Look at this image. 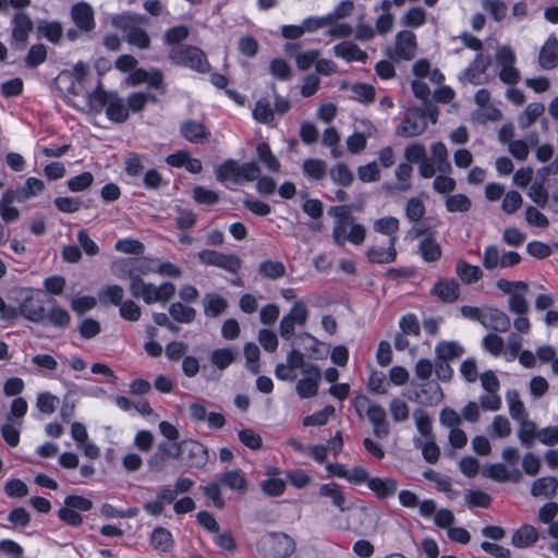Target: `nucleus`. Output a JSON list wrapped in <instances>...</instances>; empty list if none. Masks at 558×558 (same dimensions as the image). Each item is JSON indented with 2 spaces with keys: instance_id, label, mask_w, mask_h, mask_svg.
Segmentation results:
<instances>
[{
  "instance_id": "nucleus-1",
  "label": "nucleus",
  "mask_w": 558,
  "mask_h": 558,
  "mask_svg": "<svg viewBox=\"0 0 558 558\" xmlns=\"http://www.w3.org/2000/svg\"><path fill=\"white\" fill-rule=\"evenodd\" d=\"M51 307L46 310V301L40 290L28 288L19 304V312L28 322L35 324L48 323L54 328L65 329L71 324V315L61 307L54 299L50 300Z\"/></svg>"
},
{
  "instance_id": "nucleus-2",
  "label": "nucleus",
  "mask_w": 558,
  "mask_h": 558,
  "mask_svg": "<svg viewBox=\"0 0 558 558\" xmlns=\"http://www.w3.org/2000/svg\"><path fill=\"white\" fill-rule=\"evenodd\" d=\"M148 17L137 13H122L112 19V25L125 34V40L129 45L141 50L150 47V37L141 25L148 23Z\"/></svg>"
},
{
  "instance_id": "nucleus-3",
  "label": "nucleus",
  "mask_w": 558,
  "mask_h": 558,
  "mask_svg": "<svg viewBox=\"0 0 558 558\" xmlns=\"http://www.w3.org/2000/svg\"><path fill=\"white\" fill-rule=\"evenodd\" d=\"M169 59L175 65L185 66L198 73H208L211 65L205 52L192 45L173 46L169 51Z\"/></svg>"
},
{
  "instance_id": "nucleus-4",
  "label": "nucleus",
  "mask_w": 558,
  "mask_h": 558,
  "mask_svg": "<svg viewBox=\"0 0 558 558\" xmlns=\"http://www.w3.org/2000/svg\"><path fill=\"white\" fill-rule=\"evenodd\" d=\"M266 558H287L295 549L292 537L282 532H269L260 541Z\"/></svg>"
},
{
  "instance_id": "nucleus-5",
  "label": "nucleus",
  "mask_w": 558,
  "mask_h": 558,
  "mask_svg": "<svg viewBox=\"0 0 558 558\" xmlns=\"http://www.w3.org/2000/svg\"><path fill=\"white\" fill-rule=\"evenodd\" d=\"M179 459L184 462L186 470H202L208 462L207 447L197 440H183L179 442Z\"/></svg>"
},
{
  "instance_id": "nucleus-6",
  "label": "nucleus",
  "mask_w": 558,
  "mask_h": 558,
  "mask_svg": "<svg viewBox=\"0 0 558 558\" xmlns=\"http://www.w3.org/2000/svg\"><path fill=\"white\" fill-rule=\"evenodd\" d=\"M427 122L421 108H408L402 122L396 128V134L402 137H415L425 132Z\"/></svg>"
},
{
  "instance_id": "nucleus-7",
  "label": "nucleus",
  "mask_w": 558,
  "mask_h": 558,
  "mask_svg": "<svg viewBox=\"0 0 558 558\" xmlns=\"http://www.w3.org/2000/svg\"><path fill=\"white\" fill-rule=\"evenodd\" d=\"M308 318V310L302 301H296L290 308L289 313L282 317L279 325V333L290 340L294 336L295 325L304 326Z\"/></svg>"
},
{
  "instance_id": "nucleus-8",
  "label": "nucleus",
  "mask_w": 558,
  "mask_h": 558,
  "mask_svg": "<svg viewBox=\"0 0 558 558\" xmlns=\"http://www.w3.org/2000/svg\"><path fill=\"white\" fill-rule=\"evenodd\" d=\"M11 47L14 50H24L31 32L34 28L33 21L25 12L19 11L14 14L12 21Z\"/></svg>"
},
{
  "instance_id": "nucleus-9",
  "label": "nucleus",
  "mask_w": 558,
  "mask_h": 558,
  "mask_svg": "<svg viewBox=\"0 0 558 558\" xmlns=\"http://www.w3.org/2000/svg\"><path fill=\"white\" fill-rule=\"evenodd\" d=\"M179 442L160 441L156 451L147 460L153 472H162L168 466L169 459H179Z\"/></svg>"
},
{
  "instance_id": "nucleus-10",
  "label": "nucleus",
  "mask_w": 558,
  "mask_h": 558,
  "mask_svg": "<svg viewBox=\"0 0 558 558\" xmlns=\"http://www.w3.org/2000/svg\"><path fill=\"white\" fill-rule=\"evenodd\" d=\"M417 48L416 36L412 31H400L396 35L393 54H389L392 60H412Z\"/></svg>"
},
{
  "instance_id": "nucleus-11",
  "label": "nucleus",
  "mask_w": 558,
  "mask_h": 558,
  "mask_svg": "<svg viewBox=\"0 0 558 558\" xmlns=\"http://www.w3.org/2000/svg\"><path fill=\"white\" fill-rule=\"evenodd\" d=\"M302 374L304 377L301 378L295 386L298 395L302 399L315 397L318 392V386L322 379L319 367L316 365H308Z\"/></svg>"
},
{
  "instance_id": "nucleus-12",
  "label": "nucleus",
  "mask_w": 558,
  "mask_h": 558,
  "mask_svg": "<svg viewBox=\"0 0 558 558\" xmlns=\"http://www.w3.org/2000/svg\"><path fill=\"white\" fill-rule=\"evenodd\" d=\"M444 399V392L440 385L436 381H427L421 384L418 389L414 391L413 401L432 407L440 403Z\"/></svg>"
},
{
  "instance_id": "nucleus-13",
  "label": "nucleus",
  "mask_w": 558,
  "mask_h": 558,
  "mask_svg": "<svg viewBox=\"0 0 558 558\" xmlns=\"http://www.w3.org/2000/svg\"><path fill=\"white\" fill-rule=\"evenodd\" d=\"M366 416L373 425V434L379 439L387 438L390 434L389 422L387 421V413L379 404H371L366 410Z\"/></svg>"
},
{
  "instance_id": "nucleus-14",
  "label": "nucleus",
  "mask_w": 558,
  "mask_h": 558,
  "mask_svg": "<svg viewBox=\"0 0 558 558\" xmlns=\"http://www.w3.org/2000/svg\"><path fill=\"white\" fill-rule=\"evenodd\" d=\"M174 294L175 286L170 281L162 282L159 287L149 282L140 299H142L146 304L157 302L166 303L171 300Z\"/></svg>"
},
{
  "instance_id": "nucleus-15",
  "label": "nucleus",
  "mask_w": 558,
  "mask_h": 558,
  "mask_svg": "<svg viewBox=\"0 0 558 558\" xmlns=\"http://www.w3.org/2000/svg\"><path fill=\"white\" fill-rule=\"evenodd\" d=\"M71 17L76 27L82 32H90L95 28L94 10L86 2H80L71 8Z\"/></svg>"
},
{
  "instance_id": "nucleus-16",
  "label": "nucleus",
  "mask_w": 558,
  "mask_h": 558,
  "mask_svg": "<svg viewBox=\"0 0 558 558\" xmlns=\"http://www.w3.org/2000/svg\"><path fill=\"white\" fill-rule=\"evenodd\" d=\"M482 326L496 332H507L511 327L509 316L497 307H488L484 311Z\"/></svg>"
},
{
  "instance_id": "nucleus-17",
  "label": "nucleus",
  "mask_w": 558,
  "mask_h": 558,
  "mask_svg": "<svg viewBox=\"0 0 558 558\" xmlns=\"http://www.w3.org/2000/svg\"><path fill=\"white\" fill-rule=\"evenodd\" d=\"M430 294L444 303H453L460 296V286L456 279H439L433 286Z\"/></svg>"
},
{
  "instance_id": "nucleus-18",
  "label": "nucleus",
  "mask_w": 558,
  "mask_h": 558,
  "mask_svg": "<svg viewBox=\"0 0 558 558\" xmlns=\"http://www.w3.org/2000/svg\"><path fill=\"white\" fill-rule=\"evenodd\" d=\"M397 236L389 239V246L387 248L380 246H371L366 251V257L369 263L374 264H390L397 258L396 250Z\"/></svg>"
},
{
  "instance_id": "nucleus-19",
  "label": "nucleus",
  "mask_w": 558,
  "mask_h": 558,
  "mask_svg": "<svg viewBox=\"0 0 558 558\" xmlns=\"http://www.w3.org/2000/svg\"><path fill=\"white\" fill-rule=\"evenodd\" d=\"M378 499L393 497L398 490V482L393 477H371L367 486Z\"/></svg>"
},
{
  "instance_id": "nucleus-20",
  "label": "nucleus",
  "mask_w": 558,
  "mask_h": 558,
  "mask_svg": "<svg viewBox=\"0 0 558 558\" xmlns=\"http://www.w3.org/2000/svg\"><path fill=\"white\" fill-rule=\"evenodd\" d=\"M317 494L319 498H329L331 505L338 508L341 512H344L349 509L344 506L345 496L343 493V487L336 482L322 484Z\"/></svg>"
},
{
  "instance_id": "nucleus-21",
  "label": "nucleus",
  "mask_w": 558,
  "mask_h": 558,
  "mask_svg": "<svg viewBox=\"0 0 558 558\" xmlns=\"http://www.w3.org/2000/svg\"><path fill=\"white\" fill-rule=\"evenodd\" d=\"M181 135L190 143H204L210 136L206 126L195 120H186L180 126Z\"/></svg>"
},
{
  "instance_id": "nucleus-22",
  "label": "nucleus",
  "mask_w": 558,
  "mask_h": 558,
  "mask_svg": "<svg viewBox=\"0 0 558 558\" xmlns=\"http://www.w3.org/2000/svg\"><path fill=\"white\" fill-rule=\"evenodd\" d=\"M539 65L545 70L558 66V39L551 35L545 41L538 54Z\"/></svg>"
},
{
  "instance_id": "nucleus-23",
  "label": "nucleus",
  "mask_w": 558,
  "mask_h": 558,
  "mask_svg": "<svg viewBox=\"0 0 558 558\" xmlns=\"http://www.w3.org/2000/svg\"><path fill=\"white\" fill-rule=\"evenodd\" d=\"M107 118L114 123H124L129 119V109L118 92H111V99L106 107Z\"/></svg>"
},
{
  "instance_id": "nucleus-24",
  "label": "nucleus",
  "mask_w": 558,
  "mask_h": 558,
  "mask_svg": "<svg viewBox=\"0 0 558 558\" xmlns=\"http://www.w3.org/2000/svg\"><path fill=\"white\" fill-rule=\"evenodd\" d=\"M333 53L337 58H341L347 62L360 61L366 62L368 56L356 44L351 41H342L333 47Z\"/></svg>"
},
{
  "instance_id": "nucleus-25",
  "label": "nucleus",
  "mask_w": 558,
  "mask_h": 558,
  "mask_svg": "<svg viewBox=\"0 0 558 558\" xmlns=\"http://www.w3.org/2000/svg\"><path fill=\"white\" fill-rule=\"evenodd\" d=\"M218 482L231 490L244 492L247 488L245 473L240 470H230L218 475Z\"/></svg>"
},
{
  "instance_id": "nucleus-26",
  "label": "nucleus",
  "mask_w": 558,
  "mask_h": 558,
  "mask_svg": "<svg viewBox=\"0 0 558 558\" xmlns=\"http://www.w3.org/2000/svg\"><path fill=\"white\" fill-rule=\"evenodd\" d=\"M432 162L436 166L437 170L442 174H450L452 167L449 161V154L446 145L442 142L434 143L430 146Z\"/></svg>"
},
{
  "instance_id": "nucleus-27",
  "label": "nucleus",
  "mask_w": 558,
  "mask_h": 558,
  "mask_svg": "<svg viewBox=\"0 0 558 558\" xmlns=\"http://www.w3.org/2000/svg\"><path fill=\"white\" fill-rule=\"evenodd\" d=\"M464 353V348L457 341H440L435 347L436 359L451 362Z\"/></svg>"
},
{
  "instance_id": "nucleus-28",
  "label": "nucleus",
  "mask_w": 558,
  "mask_h": 558,
  "mask_svg": "<svg viewBox=\"0 0 558 558\" xmlns=\"http://www.w3.org/2000/svg\"><path fill=\"white\" fill-rule=\"evenodd\" d=\"M240 171L241 166L234 159H227L215 170L216 179L219 182H226L228 180L234 183H240Z\"/></svg>"
},
{
  "instance_id": "nucleus-29",
  "label": "nucleus",
  "mask_w": 558,
  "mask_h": 558,
  "mask_svg": "<svg viewBox=\"0 0 558 558\" xmlns=\"http://www.w3.org/2000/svg\"><path fill=\"white\" fill-rule=\"evenodd\" d=\"M537 539V530L532 525L524 524L513 533L511 542L518 548H526L536 543Z\"/></svg>"
},
{
  "instance_id": "nucleus-30",
  "label": "nucleus",
  "mask_w": 558,
  "mask_h": 558,
  "mask_svg": "<svg viewBox=\"0 0 558 558\" xmlns=\"http://www.w3.org/2000/svg\"><path fill=\"white\" fill-rule=\"evenodd\" d=\"M150 544L155 549L168 553L174 546V539L169 530L162 526H157L151 532Z\"/></svg>"
},
{
  "instance_id": "nucleus-31",
  "label": "nucleus",
  "mask_w": 558,
  "mask_h": 558,
  "mask_svg": "<svg viewBox=\"0 0 558 558\" xmlns=\"http://www.w3.org/2000/svg\"><path fill=\"white\" fill-rule=\"evenodd\" d=\"M456 274L466 284L477 282L483 277V271L478 266L472 265L464 259L457 262Z\"/></svg>"
},
{
  "instance_id": "nucleus-32",
  "label": "nucleus",
  "mask_w": 558,
  "mask_h": 558,
  "mask_svg": "<svg viewBox=\"0 0 558 558\" xmlns=\"http://www.w3.org/2000/svg\"><path fill=\"white\" fill-rule=\"evenodd\" d=\"M204 313L207 317H217L228 307V302L221 295L207 293L203 300Z\"/></svg>"
},
{
  "instance_id": "nucleus-33",
  "label": "nucleus",
  "mask_w": 558,
  "mask_h": 558,
  "mask_svg": "<svg viewBox=\"0 0 558 558\" xmlns=\"http://www.w3.org/2000/svg\"><path fill=\"white\" fill-rule=\"evenodd\" d=\"M124 290L119 284H106L98 292V299L101 304H111L119 306L123 302Z\"/></svg>"
},
{
  "instance_id": "nucleus-34",
  "label": "nucleus",
  "mask_w": 558,
  "mask_h": 558,
  "mask_svg": "<svg viewBox=\"0 0 558 558\" xmlns=\"http://www.w3.org/2000/svg\"><path fill=\"white\" fill-rule=\"evenodd\" d=\"M258 274L269 280H277L286 275V266L282 262L266 259L258 266Z\"/></svg>"
},
{
  "instance_id": "nucleus-35",
  "label": "nucleus",
  "mask_w": 558,
  "mask_h": 558,
  "mask_svg": "<svg viewBox=\"0 0 558 558\" xmlns=\"http://www.w3.org/2000/svg\"><path fill=\"white\" fill-rule=\"evenodd\" d=\"M558 487V481L554 476H544L533 482L531 494L534 497L553 496Z\"/></svg>"
},
{
  "instance_id": "nucleus-36",
  "label": "nucleus",
  "mask_w": 558,
  "mask_h": 558,
  "mask_svg": "<svg viewBox=\"0 0 558 558\" xmlns=\"http://www.w3.org/2000/svg\"><path fill=\"white\" fill-rule=\"evenodd\" d=\"M302 170L305 177L318 181L325 178L327 163L322 159L308 158L303 161Z\"/></svg>"
},
{
  "instance_id": "nucleus-37",
  "label": "nucleus",
  "mask_w": 558,
  "mask_h": 558,
  "mask_svg": "<svg viewBox=\"0 0 558 558\" xmlns=\"http://www.w3.org/2000/svg\"><path fill=\"white\" fill-rule=\"evenodd\" d=\"M545 111V106L541 102H531L525 110L518 117V124L521 129H527L534 124L538 117Z\"/></svg>"
},
{
  "instance_id": "nucleus-38",
  "label": "nucleus",
  "mask_w": 558,
  "mask_h": 558,
  "mask_svg": "<svg viewBox=\"0 0 558 558\" xmlns=\"http://www.w3.org/2000/svg\"><path fill=\"white\" fill-rule=\"evenodd\" d=\"M518 422H520V427L518 429L520 442L525 448H531L534 439H537L538 430L536 429V424L535 422L527 420V416L522 420H518Z\"/></svg>"
},
{
  "instance_id": "nucleus-39",
  "label": "nucleus",
  "mask_w": 558,
  "mask_h": 558,
  "mask_svg": "<svg viewBox=\"0 0 558 558\" xmlns=\"http://www.w3.org/2000/svg\"><path fill=\"white\" fill-rule=\"evenodd\" d=\"M45 189V184L40 179L31 177L22 186L17 187V201L25 202L31 197L37 196Z\"/></svg>"
},
{
  "instance_id": "nucleus-40",
  "label": "nucleus",
  "mask_w": 558,
  "mask_h": 558,
  "mask_svg": "<svg viewBox=\"0 0 558 558\" xmlns=\"http://www.w3.org/2000/svg\"><path fill=\"white\" fill-rule=\"evenodd\" d=\"M256 155L258 161H260L265 167L274 172H278L280 170V161L272 154L270 146L267 142H262L256 147Z\"/></svg>"
},
{
  "instance_id": "nucleus-41",
  "label": "nucleus",
  "mask_w": 558,
  "mask_h": 558,
  "mask_svg": "<svg viewBox=\"0 0 558 558\" xmlns=\"http://www.w3.org/2000/svg\"><path fill=\"white\" fill-rule=\"evenodd\" d=\"M111 99V92L104 89L101 82H98L97 87L88 94V104L92 110L100 112L107 107Z\"/></svg>"
},
{
  "instance_id": "nucleus-42",
  "label": "nucleus",
  "mask_w": 558,
  "mask_h": 558,
  "mask_svg": "<svg viewBox=\"0 0 558 558\" xmlns=\"http://www.w3.org/2000/svg\"><path fill=\"white\" fill-rule=\"evenodd\" d=\"M169 314L178 323L190 324L195 319L196 311L181 302H174L169 306Z\"/></svg>"
},
{
  "instance_id": "nucleus-43",
  "label": "nucleus",
  "mask_w": 558,
  "mask_h": 558,
  "mask_svg": "<svg viewBox=\"0 0 558 558\" xmlns=\"http://www.w3.org/2000/svg\"><path fill=\"white\" fill-rule=\"evenodd\" d=\"M418 251L425 262L433 263L440 258L441 247L433 238H426L421 241Z\"/></svg>"
},
{
  "instance_id": "nucleus-44",
  "label": "nucleus",
  "mask_w": 558,
  "mask_h": 558,
  "mask_svg": "<svg viewBox=\"0 0 558 558\" xmlns=\"http://www.w3.org/2000/svg\"><path fill=\"white\" fill-rule=\"evenodd\" d=\"M330 178L335 184L344 187L350 186L354 180L353 172L343 162H339L330 169Z\"/></svg>"
},
{
  "instance_id": "nucleus-45",
  "label": "nucleus",
  "mask_w": 558,
  "mask_h": 558,
  "mask_svg": "<svg viewBox=\"0 0 558 558\" xmlns=\"http://www.w3.org/2000/svg\"><path fill=\"white\" fill-rule=\"evenodd\" d=\"M506 399L509 405L510 416L514 420H522L527 416L525 407L520 399V395L517 390H509L506 395Z\"/></svg>"
},
{
  "instance_id": "nucleus-46",
  "label": "nucleus",
  "mask_w": 558,
  "mask_h": 558,
  "mask_svg": "<svg viewBox=\"0 0 558 558\" xmlns=\"http://www.w3.org/2000/svg\"><path fill=\"white\" fill-rule=\"evenodd\" d=\"M236 352L232 348L215 349L210 353V362L219 369L227 368L235 360Z\"/></svg>"
},
{
  "instance_id": "nucleus-47",
  "label": "nucleus",
  "mask_w": 558,
  "mask_h": 558,
  "mask_svg": "<svg viewBox=\"0 0 558 558\" xmlns=\"http://www.w3.org/2000/svg\"><path fill=\"white\" fill-rule=\"evenodd\" d=\"M402 25L418 28L426 23V11L421 7L409 9L401 19Z\"/></svg>"
},
{
  "instance_id": "nucleus-48",
  "label": "nucleus",
  "mask_w": 558,
  "mask_h": 558,
  "mask_svg": "<svg viewBox=\"0 0 558 558\" xmlns=\"http://www.w3.org/2000/svg\"><path fill=\"white\" fill-rule=\"evenodd\" d=\"M352 98L364 105H369L375 100L374 86L365 83H355L351 86Z\"/></svg>"
},
{
  "instance_id": "nucleus-49",
  "label": "nucleus",
  "mask_w": 558,
  "mask_h": 558,
  "mask_svg": "<svg viewBox=\"0 0 558 558\" xmlns=\"http://www.w3.org/2000/svg\"><path fill=\"white\" fill-rule=\"evenodd\" d=\"M446 209L449 213H466L472 207L471 199L465 194H454L446 198Z\"/></svg>"
},
{
  "instance_id": "nucleus-50",
  "label": "nucleus",
  "mask_w": 558,
  "mask_h": 558,
  "mask_svg": "<svg viewBox=\"0 0 558 558\" xmlns=\"http://www.w3.org/2000/svg\"><path fill=\"white\" fill-rule=\"evenodd\" d=\"M47 58V49L44 44H36L33 45L26 57H25V66L28 69H35L41 63L46 61Z\"/></svg>"
},
{
  "instance_id": "nucleus-51",
  "label": "nucleus",
  "mask_w": 558,
  "mask_h": 558,
  "mask_svg": "<svg viewBox=\"0 0 558 558\" xmlns=\"http://www.w3.org/2000/svg\"><path fill=\"white\" fill-rule=\"evenodd\" d=\"M38 33L50 43L57 44L62 37V26L58 22L41 21L37 26Z\"/></svg>"
},
{
  "instance_id": "nucleus-52",
  "label": "nucleus",
  "mask_w": 558,
  "mask_h": 558,
  "mask_svg": "<svg viewBox=\"0 0 558 558\" xmlns=\"http://www.w3.org/2000/svg\"><path fill=\"white\" fill-rule=\"evenodd\" d=\"M254 119L263 124H270L274 121V110L266 98L258 99L253 109Z\"/></svg>"
},
{
  "instance_id": "nucleus-53",
  "label": "nucleus",
  "mask_w": 558,
  "mask_h": 558,
  "mask_svg": "<svg viewBox=\"0 0 558 558\" xmlns=\"http://www.w3.org/2000/svg\"><path fill=\"white\" fill-rule=\"evenodd\" d=\"M335 407L326 405L323 410L317 411L311 415H307L303 418L304 426H323L325 425L329 417L333 415Z\"/></svg>"
},
{
  "instance_id": "nucleus-54",
  "label": "nucleus",
  "mask_w": 558,
  "mask_h": 558,
  "mask_svg": "<svg viewBox=\"0 0 558 558\" xmlns=\"http://www.w3.org/2000/svg\"><path fill=\"white\" fill-rule=\"evenodd\" d=\"M374 230L390 238L396 236V232L399 230V220L391 216L379 218L374 222Z\"/></svg>"
},
{
  "instance_id": "nucleus-55",
  "label": "nucleus",
  "mask_w": 558,
  "mask_h": 558,
  "mask_svg": "<svg viewBox=\"0 0 558 558\" xmlns=\"http://www.w3.org/2000/svg\"><path fill=\"white\" fill-rule=\"evenodd\" d=\"M416 428L426 439L434 437L432 429V420L428 413L422 409H416L413 413Z\"/></svg>"
},
{
  "instance_id": "nucleus-56",
  "label": "nucleus",
  "mask_w": 558,
  "mask_h": 558,
  "mask_svg": "<svg viewBox=\"0 0 558 558\" xmlns=\"http://www.w3.org/2000/svg\"><path fill=\"white\" fill-rule=\"evenodd\" d=\"M426 213L423 202L417 197H411L405 205V216L410 222L420 221Z\"/></svg>"
},
{
  "instance_id": "nucleus-57",
  "label": "nucleus",
  "mask_w": 558,
  "mask_h": 558,
  "mask_svg": "<svg viewBox=\"0 0 558 558\" xmlns=\"http://www.w3.org/2000/svg\"><path fill=\"white\" fill-rule=\"evenodd\" d=\"M483 476L498 483L509 482V471L504 463L488 464L483 470Z\"/></svg>"
},
{
  "instance_id": "nucleus-58",
  "label": "nucleus",
  "mask_w": 558,
  "mask_h": 558,
  "mask_svg": "<svg viewBox=\"0 0 558 558\" xmlns=\"http://www.w3.org/2000/svg\"><path fill=\"white\" fill-rule=\"evenodd\" d=\"M114 250L125 254L142 255L145 246L135 239H120L116 242Z\"/></svg>"
},
{
  "instance_id": "nucleus-59",
  "label": "nucleus",
  "mask_w": 558,
  "mask_h": 558,
  "mask_svg": "<svg viewBox=\"0 0 558 558\" xmlns=\"http://www.w3.org/2000/svg\"><path fill=\"white\" fill-rule=\"evenodd\" d=\"M413 168L410 163L402 162L400 163L396 171V178L398 179L399 183L396 186L397 190L401 192H407L411 189V182L410 179L412 177Z\"/></svg>"
},
{
  "instance_id": "nucleus-60",
  "label": "nucleus",
  "mask_w": 558,
  "mask_h": 558,
  "mask_svg": "<svg viewBox=\"0 0 558 558\" xmlns=\"http://www.w3.org/2000/svg\"><path fill=\"white\" fill-rule=\"evenodd\" d=\"M94 182V175L88 172H82L78 175L70 178L66 185L71 192H82L87 190Z\"/></svg>"
},
{
  "instance_id": "nucleus-61",
  "label": "nucleus",
  "mask_w": 558,
  "mask_h": 558,
  "mask_svg": "<svg viewBox=\"0 0 558 558\" xmlns=\"http://www.w3.org/2000/svg\"><path fill=\"white\" fill-rule=\"evenodd\" d=\"M119 314L124 320L137 322L142 315V308L134 301L126 300L119 305Z\"/></svg>"
},
{
  "instance_id": "nucleus-62",
  "label": "nucleus",
  "mask_w": 558,
  "mask_h": 558,
  "mask_svg": "<svg viewBox=\"0 0 558 558\" xmlns=\"http://www.w3.org/2000/svg\"><path fill=\"white\" fill-rule=\"evenodd\" d=\"M269 71L271 75L280 81H288L291 77V66L281 58H275L270 61Z\"/></svg>"
},
{
  "instance_id": "nucleus-63",
  "label": "nucleus",
  "mask_w": 558,
  "mask_h": 558,
  "mask_svg": "<svg viewBox=\"0 0 558 558\" xmlns=\"http://www.w3.org/2000/svg\"><path fill=\"white\" fill-rule=\"evenodd\" d=\"M70 305L77 315H84L97 305V300L92 295L76 296L71 300Z\"/></svg>"
},
{
  "instance_id": "nucleus-64",
  "label": "nucleus",
  "mask_w": 558,
  "mask_h": 558,
  "mask_svg": "<svg viewBox=\"0 0 558 558\" xmlns=\"http://www.w3.org/2000/svg\"><path fill=\"white\" fill-rule=\"evenodd\" d=\"M189 37V28L185 25H179L168 28L165 32L163 40L167 45H180Z\"/></svg>"
}]
</instances>
